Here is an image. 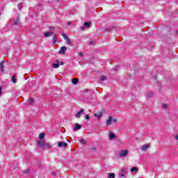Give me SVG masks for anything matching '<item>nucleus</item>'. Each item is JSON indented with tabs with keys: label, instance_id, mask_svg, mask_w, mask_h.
Returning <instances> with one entry per match:
<instances>
[{
	"label": "nucleus",
	"instance_id": "nucleus-1",
	"mask_svg": "<svg viewBox=\"0 0 178 178\" xmlns=\"http://www.w3.org/2000/svg\"><path fill=\"white\" fill-rule=\"evenodd\" d=\"M129 155V150L127 149H122L120 151V156L121 158H124V156H127Z\"/></svg>",
	"mask_w": 178,
	"mask_h": 178
},
{
	"label": "nucleus",
	"instance_id": "nucleus-2",
	"mask_svg": "<svg viewBox=\"0 0 178 178\" xmlns=\"http://www.w3.org/2000/svg\"><path fill=\"white\" fill-rule=\"evenodd\" d=\"M38 145L40 148H45V141L44 140H38Z\"/></svg>",
	"mask_w": 178,
	"mask_h": 178
},
{
	"label": "nucleus",
	"instance_id": "nucleus-3",
	"mask_svg": "<svg viewBox=\"0 0 178 178\" xmlns=\"http://www.w3.org/2000/svg\"><path fill=\"white\" fill-rule=\"evenodd\" d=\"M149 147H150L149 143L145 144L141 147L140 149H141V151H143V152H145L147 151V149H148V148H149Z\"/></svg>",
	"mask_w": 178,
	"mask_h": 178
},
{
	"label": "nucleus",
	"instance_id": "nucleus-4",
	"mask_svg": "<svg viewBox=\"0 0 178 178\" xmlns=\"http://www.w3.org/2000/svg\"><path fill=\"white\" fill-rule=\"evenodd\" d=\"M62 35H63V38L65 40L67 45H72V42L70 41V39H69L67 35H66V34H65V33H63Z\"/></svg>",
	"mask_w": 178,
	"mask_h": 178
},
{
	"label": "nucleus",
	"instance_id": "nucleus-5",
	"mask_svg": "<svg viewBox=\"0 0 178 178\" xmlns=\"http://www.w3.org/2000/svg\"><path fill=\"white\" fill-rule=\"evenodd\" d=\"M6 66V63L5 61H2L0 63V69L2 72V73H5V67Z\"/></svg>",
	"mask_w": 178,
	"mask_h": 178
},
{
	"label": "nucleus",
	"instance_id": "nucleus-6",
	"mask_svg": "<svg viewBox=\"0 0 178 178\" xmlns=\"http://www.w3.org/2000/svg\"><path fill=\"white\" fill-rule=\"evenodd\" d=\"M58 147H59V148H65V147H67V143L65 142H58Z\"/></svg>",
	"mask_w": 178,
	"mask_h": 178
},
{
	"label": "nucleus",
	"instance_id": "nucleus-7",
	"mask_svg": "<svg viewBox=\"0 0 178 178\" xmlns=\"http://www.w3.org/2000/svg\"><path fill=\"white\" fill-rule=\"evenodd\" d=\"M67 49L66 46H63L60 48V50L59 51L60 55H63L65 54V51Z\"/></svg>",
	"mask_w": 178,
	"mask_h": 178
},
{
	"label": "nucleus",
	"instance_id": "nucleus-8",
	"mask_svg": "<svg viewBox=\"0 0 178 178\" xmlns=\"http://www.w3.org/2000/svg\"><path fill=\"white\" fill-rule=\"evenodd\" d=\"M84 112V109H81L79 111H78L76 114H75V118H80V116L81 115V113H83Z\"/></svg>",
	"mask_w": 178,
	"mask_h": 178
},
{
	"label": "nucleus",
	"instance_id": "nucleus-9",
	"mask_svg": "<svg viewBox=\"0 0 178 178\" xmlns=\"http://www.w3.org/2000/svg\"><path fill=\"white\" fill-rule=\"evenodd\" d=\"M126 175H127V171L124 169L121 170V175L120 177H126Z\"/></svg>",
	"mask_w": 178,
	"mask_h": 178
},
{
	"label": "nucleus",
	"instance_id": "nucleus-10",
	"mask_svg": "<svg viewBox=\"0 0 178 178\" xmlns=\"http://www.w3.org/2000/svg\"><path fill=\"white\" fill-rule=\"evenodd\" d=\"M81 129V125L79 124H76L75 126L73 128L74 131H76V130H80Z\"/></svg>",
	"mask_w": 178,
	"mask_h": 178
},
{
	"label": "nucleus",
	"instance_id": "nucleus-11",
	"mask_svg": "<svg viewBox=\"0 0 178 178\" xmlns=\"http://www.w3.org/2000/svg\"><path fill=\"white\" fill-rule=\"evenodd\" d=\"M116 138V135L113 132H110L109 134V140H115Z\"/></svg>",
	"mask_w": 178,
	"mask_h": 178
},
{
	"label": "nucleus",
	"instance_id": "nucleus-12",
	"mask_svg": "<svg viewBox=\"0 0 178 178\" xmlns=\"http://www.w3.org/2000/svg\"><path fill=\"white\" fill-rule=\"evenodd\" d=\"M52 67H54V69H58V67H59V60H56V63L52 65Z\"/></svg>",
	"mask_w": 178,
	"mask_h": 178
},
{
	"label": "nucleus",
	"instance_id": "nucleus-13",
	"mask_svg": "<svg viewBox=\"0 0 178 178\" xmlns=\"http://www.w3.org/2000/svg\"><path fill=\"white\" fill-rule=\"evenodd\" d=\"M113 118H112V117H108V120H107V121H106V124L108 125V126H111V124H112V122H113Z\"/></svg>",
	"mask_w": 178,
	"mask_h": 178
},
{
	"label": "nucleus",
	"instance_id": "nucleus-14",
	"mask_svg": "<svg viewBox=\"0 0 178 178\" xmlns=\"http://www.w3.org/2000/svg\"><path fill=\"white\" fill-rule=\"evenodd\" d=\"M53 32H44V35L46 38H47V37H51V35H53Z\"/></svg>",
	"mask_w": 178,
	"mask_h": 178
},
{
	"label": "nucleus",
	"instance_id": "nucleus-15",
	"mask_svg": "<svg viewBox=\"0 0 178 178\" xmlns=\"http://www.w3.org/2000/svg\"><path fill=\"white\" fill-rule=\"evenodd\" d=\"M102 112H99L98 113H95L94 116H95V118L97 119H101V118H102Z\"/></svg>",
	"mask_w": 178,
	"mask_h": 178
},
{
	"label": "nucleus",
	"instance_id": "nucleus-16",
	"mask_svg": "<svg viewBox=\"0 0 178 178\" xmlns=\"http://www.w3.org/2000/svg\"><path fill=\"white\" fill-rule=\"evenodd\" d=\"M83 25L87 27V29H90L91 27V22H85Z\"/></svg>",
	"mask_w": 178,
	"mask_h": 178
},
{
	"label": "nucleus",
	"instance_id": "nucleus-17",
	"mask_svg": "<svg viewBox=\"0 0 178 178\" xmlns=\"http://www.w3.org/2000/svg\"><path fill=\"white\" fill-rule=\"evenodd\" d=\"M131 171L132 172L137 173V172H138V168H137V167H133V168L131 169Z\"/></svg>",
	"mask_w": 178,
	"mask_h": 178
},
{
	"label": "nucleus",
	"instance_id": "nucleus-18",
	"mask_svg": "<svg viewBox=\"0 0 178 178\" xmlns=\"http://www.w3.org/2000/svg\"><path fill=\"white\" fill-rule=\"evenodd\" d=\"M153 96H154V94L152 93V92H149L147 94V98H152Z\"/></svg>",
	"mask_w": 178,
	"mask_h": 178
},
{
	"label": "nucleus",
	"instance_id": "nucleus-19",
	"mask_svg": "<svg viewBox=\"0 0 178 178\" xmlns=\"http://www.w3.org/2000/svg\"><path fill=\"white\" fill-rule=\"evenodd\" d=\"M115 173L111 172V173H108V176L107 178H115Z\"/></svg>",
	"mask_w": 178,
	"mask_h": 178
},
{
	"label": "nucleus",
	"instance_id": "nucleus-20",
	"mask_svg": "<svg viewBox=\"0 0 178 178\" xmlns=\"http://www.w3.org/2000/svg\"><path fill=\"white\" fill-rule=\"evenodd\" d=\"M52 147V145L49 143H44V148H51Z\"/></svg>",
	"mask_w": 178,
	"mask_h": 178
},
{
	"label": "nucleus",
	"instance_id": "nucleus-21",
	"mask_svg": "<svg viewBox=\"0 0 178 178\" xmlns=\"http://www.w3.org/2000/svg\"><path fill=\"white\" fill-rule=\"evenodd\" d=\"M52 41L53 42V44H55V42H56V41H58V38H56V35H54L53 38H52Z\"/></svg>",
	"mask_w": 178,
	"mask_h": 178
},
{
	"label": "nucleus",
	"instance_id": "nucleus-22",
	"mask_svg": "<svg viewBox=\"0 0 178 178\" xmlns=\"http://www.w3.org/2000/svg\"><path fill=\"white\" fill-rule=\"evenodd\" d=\"M11 81H12V82H13L14 84H16V82H17V81H16V76H13L12 78H11Z\"/></svg>",
	"mask_w": 178,
	"mask_h": 178
},
{
	"label": "nucleus",
	"instance_id": "nucleus-23",
	"mask_svg": "<svg viewBox=\"0 0 178 178\" xmlns=\"http://www.w3.org/2000/svg\"><path fill=\"white\" fill-rule=\"evenodd\" d=\"M72 82L74 84H77V83H79V79H72Z\"/></svg>",
	"mask_w": 178,
	"mask_h": 178
},
{
	"label": "nucleus",
	"instance_id": "nucleus-24",
	"mask_svg": "<svg viewBox=\"0 0 178 178\" xmlns=\"http://www.w3.org/2000/svg\"><path fill=\"white\" fill-rule=\"evenodd\" d=\"M44 137H45V134L44 133H41L40 135H39V138L40 140H42L44 138Z\"/></svg>",
	"mask_w": 178,
	"mask_h": 178
},
{
	"label": "nucleus",
	"instance_id": "nucleus-25",
	"mask_svg": "<svg viewBox=\"0 0 178 178\" xmlns=\"http://www.w3.org/2000/svg\"><path fill=\"white\" fill-rule=\"evenodd\" d=\"M33 102H34V100H33V99H30L29 100V105H33Z\"/></svg>",
	"mask_w": 178,
	"mask_h": 178
},
{
	"label": "nucleus",
	"instance_id": "nucleus-26",
	"mask_svg": "<svg viewBox=\"0 0 178 178\" xmlns=\"http://www.w3.org/2000/svg\"><path fill=\"white\" fill-rule=\"evenodd\" d=\"M100 80H101V81H105V80H106V76H102L100 78Z\"/></svg>",
	"mask_w": 178,
	"mask_h": 178
},
{
	"label": "nucleus",
	"instance_id": "nucleus-27",
	"mask_svg": "<svg viewBox=\"0 0 178 178\" xmlns=\"http://www.w3.org/2000/svg\"><path fill=\"white\" fill-rule=\"evenodd\" d=\"M79 141H80L81 144H86V140L83 139H80Z\"/></svg>",
	"mask_w": 178,
	"mask_h": 178
},
{
	"label": "nucleus",
	"instance_id": "nucleus-28",
	"mask_svg": "<svg viewBox=\"0 0 178 178\" xmlns=\"http://www.w3.org/2000/svg\"><path fill=\"white\" fill-rule=\"evenodd\" d=\"M85 119H86V120H90V115H85Z\"/></svg>",
	"mask_w": 178,
	"mask_h": 178
},
{
	"label": "nucleus",
	"instance_id": "nucleus-29",
	"mask_svg": "<svg viewBox=\"0 0 178 178\" xmlns=\"http://www.w3.org/2000/svg\"><path fill=\"white\" fill-rule=\"evenodd\" d=\"M163 108H164L165 109L168 108V104H163Z\"/></svg>",
	"mask_w": 178,
	"mask_h": 178
},
{
	"label": "nucleus",
	"instance_id": "nucleus-30",
	"mask_svg": "<svg viewBox=\"0 0 178 178\" xmlns=\"http://www.w3.org/2000/svg\"><path fill=\"white\" fill-rule=\"evenodd\" d=\"M112 122H113V123H117L118 120H116V118L113 119Z\"/></svg>",
	"mask_w": 178,
	"mask_h": 178
},
{
	"label": "nucleus",
	"instance_id": "nucleus-31",
	"mask_svg": "<svg viewBox=\"0 0 178 178\" xmlns=\"http://www.w3.org/2000/svg\"><path fill=\"white\" fill-rule=\"evenodd\" d=\"M18 8H19V10H20V9H22V8H23V5L19 4Z\"/></svg>",
	"mask_w": 178,
	"mask_h": 178
},
{
	"label": "nucleus",
	"instance_id": "nucleus-32",
	"mask_svg": "<svg viewBox=\"0 0 178 178\" xmlns=\"http://www.w3.org/2000/svg\"><path fill=\"white\" fill-rule=\"evenodd\" d=\"M79 56H83L84 54H83V52H80V53L79 54Z\"/></svg>",
	"mask_w": 178,
	"mask_h": 178
},
{
	"label": "nucleus",
	"instance_id": "nucleus-33",
	"mask_svg": "<svg viewBox=\"0 0 178 178\" xmlns=\"http://www.w3.org/2000/svg\"><path fill=\"white\" fill-rule=\"evenodd\" d=\"M60 65H61V66H63V65H65V63H63V62H60Z\"/></svg>",
	"mask_w": 178,
	"mask_h": 178
},
{
	"label": "nucleus",
	"instance_id": "nucleus-34",
	"mask_svg": "<svg viewBox=\"0 0 178 178\" xmlns=\"http://www.w3.org/2000/svg\"><path fill=\"white\" fill-rule=\"evenodd\" d=\"M67 24H68V26H70V24H72V22H68Z\"/></svg>",
	"mask_w": 178,
	"mask_h": 178
},
{
	"label": "nucleus",
	"instance_id": "nucleus-35",
	"mask_svg": "<svg viewBox=\"0 0 178 178\" xmlns=\"http://www.w3.org/2000/svg\"><path fill=\"white\" fill-rule=\"evenodd\" d=\"M81 30H82V31H84V27H81Z\"/></svg>",
	"mask_w": 178,
	"mask_h": 178
},
{
	"label": "nucleus",
	"instance_id": "nucleus-36",
	"mask_svg": "<svg viewBox=\"0 0 178 178\" xmlns=\"http://www.w3.org/2000/svg\"><path fill=\"white\" fill-rule=\"evenodd\" d=\"M115 70H119V67H115Z\"/></svg>",
	"mask_w": 178,
	"mask_h": 178
},
{
	"label": "nucleus",
	"instance_id": "nucleus-37",
	"mask_svg": "<svg viewBox=\"0 0 178 178\" xmlns=\"http://www.w3.org/2000/svg\"><path fill=\"white\" fill-rule=\"evenodd\" d=\"M50 30H54V27H50Z\"/></svg>",
	"mask_w": 178,
	"mask_h": 178
},
{
	"label": "nucleus",
	"instance_id": "nucleus-38",
	"mask_svg": "<svg viewBox=\"0 0 178 178\" xmlns=\"http://www.w3.org/2000/svg\"><path fill=\"white\" fill-rule=\"evenodd\" d=\"M176 139L178 140V136H176Z\"/></svg>",
	"mask_w": 178,
	"mask_h": 178
},
{
	"label": "nucleus",
	"instance_id": "nucleus-39",
	"mask_svg": "<svg viewBox=\"0 0 178 178\" xmlns=\"http://www.w3.org/2000/svg\"><path fill=\"white\" fill-rule=\"evenodd\" d=\"M15 24H17V22H15Z\"/></svg>",
	"mask_w": 178,
	"mask_h": 178
},
{
	"label": "nucleus",
	"instance_id": "nucleus-40",
	"mask_svg": "<svg viewBox=\"0 0 178 178\" xmlns=\"http://www.w3.org/2000/svg\"><path fill=\"white\" fill-rule=\"evenodd\" d=\"M89 44H91V42H90Z\"/></svg>",
	"mask_w": 178,
	"mask_h": 178
}]
</instances>
